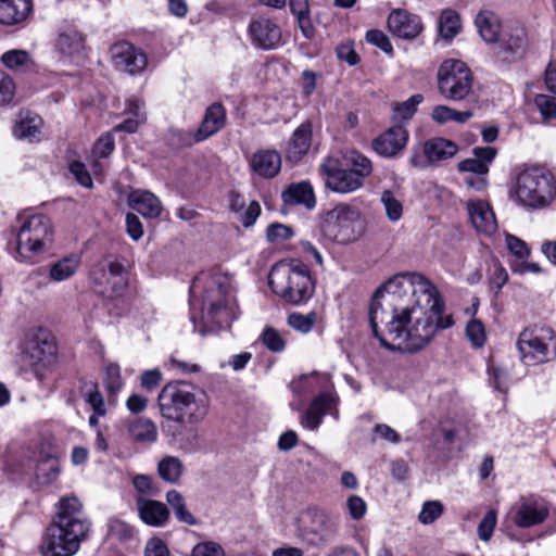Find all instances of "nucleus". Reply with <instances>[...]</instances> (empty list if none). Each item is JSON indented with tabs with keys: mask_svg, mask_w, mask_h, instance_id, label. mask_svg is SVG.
<instances>
[{
	"mask_svg": "<svg viewBox=\"0 0 556 556\" xmlns=\"http://www.w3.org/2000/svg\"><path fill=\"white\" fill-rule=\"evenodd\" d=\"M473 116L471 110L457 111L447 105H437L433 108L431 117L438 124H445L455 122L457 124H465Z\"/></svg>",
	"mask_w": 556,
	"mask_h": 556,
	"instance_id": "39",
	"label": "nucleus"
},
{
	"mask_svg": "<svg viewBox=\"0 0 556 556\" xmlns=\"http://www.w3.org/2000/svg\"><path fill=\"white\" fill-rule=\"evenodd\" d=\"M90 279L100 292L117 295L126 287L125 266L117 257L105 256L92 267Z\"/></svg>",
	"mask_w": 556,
	"mask_h": 556,
	"instance_id": "13",
	"label": "nucleus"
},
{
	"mask_svg": "<svg viewBox=\"0 0 556 556\" xmlns=\"http://www.w3.org/2000/svg\"><path fill=\"white\" fill-rule=\"evenodd\" d=\"M388 28L401 39L412 40L424 30L421 17L405 9H394L388 16Z\"/></svg>",
	"mask_w": 556,
	"mask_h": 556,
	"instance_id": "19",
	"label": "nucleus"
},
{
	"mask_svg": "<svg viewBox=\"0 0 556 556\" xmlns=\"http://www.w3.org/2000/svg\"><path fill=\"white\" fill-rule=\"evenodd\" d=\"M201 141L203 140L199 138L198 130L170 128L167 135L168 144L176 149L191 147Z\"/></svg>",
	"mask_w": 556,
	"mask_h": 556,
	"instance_id": "45",
	"label": "nucleus"
},
{
	"mask_svg": "<svg viewBox=\"0 0 556 556\" xmlns=\"http://www.w3.org/2000/svg\"><path fill=\"white\" fill-rule=\"evenodd\" d=\"M130 206L147 218L159 217L162 212L161 201L147 190H134L129 194Z\"/></svg>",
	"mask_w": 556,
	"mask_h": 556,
	"instance_id": "30",
	"label": "nucleus"
},
{
	"mask_svg": "<svg viewBox=\"0 0 556 556\" xmlns=\"http://www.w3.org/2000/svg\"><path fill=\"white\" fill-rule=\"evenodd\" d=\"M336 402L337 400L332 393H320L307 408L302 425L309 430H316L321 424L323 417L332 409Z\"/></svg>",
	"mask_w": 556,
	"mask_h": 556,
	"instance_id": "26",
	"label": "nucleus"
},
{
	"mask_svg": "<svg viewBox=\"0 0 556 556\" xmlns=\"http://www.w3.org/2000/svg\"><path fill=\"white\" fill-rule=\"evenodd\" d=\"M2 63L10 70H23L33 64L29 53L25 50H10L2 54Z\"/></svg>",
	"mask_w": 556,
	"mask_h": 556,
	"instance_id": "47",
	"label": "nucleus"
},
{
	"mask_svg": "<svg viewBox=\"0 0 556 556\" xmlns=\"http://www.w3.org/2000/svg\"><path fill=\"white\" fill-rule=\"evenodd\" d=\"M268 285L277 296L292 305L307 302L315 290L307 265L294 260L275 264L268 275Z\"/></svg>",
	"mask_w": 556,
	"mask_h": 556,
	"instance_id": "5",
	"label": "nucleus"
},
{
	"mask_svg": "<svg viewBox=\"0 0 556 556\" xmlns=\"http://www.w3.org/2000/svg\"><path fill=\"white\" fill-rule=\"evenodd\" d=\"M55 46L65 56L80 55L85 48V38L77 29L67 27L59 34Z\"/></svg>",
	"mask_w": 556,
	"mask_h": 556,
	"instance_id": "34",
	"label": "nucleus"
},
{
	"mask_svg": "<svg viewBox=\"0 0 556 556\" xmlns=\"http://www.w3.org/2000/svg\"><path fill=\"white\" fill-rule=\"evenodd\" d=\"M472 87V76L466 64L459 60H446L438 70L440 93L453 101L465 99Z\"/></svg>",
	"mask_w": 556,
	"mask_h": 556,
	"instance_id": "11",
	"label": "nucleus"
},
{
	"mask_svg": "<svg viewBox=\"0 0 556 556\" xmlns=\"http://www.w3.org/2000/svg\"><path fill=\"white\" fill-rule=\"evenodd\" d=\"M497 521L496 511L489 510L478 526V536L482 541H489L493 534Z\"/></svg>",
	"mask_w": 556,
	"mask_h": 556,
	"instance_id": "56",
	"label": "nucleus"
},
{
	"mask_svg": "<svg viewBox=\"0 0 556 556\" xmlns=\"http://www.w3.org/2000/svg\"><path fill=\"white\" fill-rule=\"evenodd\" d=\"M128 433L138 443L152 444L157 440L156 425L148 418H136L128 424Z\"/></svg>",
	"mask_w": 556,
	"mask_h": 556,
	"instance_id": "35",
	"label": "nucleus"
},
{
	"mask_svg": "<svg viewBox=\"0 0 556 556\" xmlns=\"http://www.w3.org/2000/svg\"><path fill=\"white\" fill-rule=\"evenodd\" d=\"M248 36L253 47L264 51L275 50L282 42L281 28L274 20L265 16L249 23Z\"/></svg>",
	"mask_w": 556,
	"mask_h": 556,
	"instance_id": "15",
	"label": "nucleus"
},
{
	"mask_svg": "<svg viewBox=\"0 0 556 556\" xmlns=\"http://www.w3.org/2000/svg\"><path fill=\"white\" fill-rule=\"evenodd\" d=\"M15 85L12 78L0 70V104L10 102L14 96Z\"/></svg>",
	"mask_w": 556,
	"mask_h": 556,
	"instance_id": "63",
	"label": "nucleus"
},
{
	"mask_svg": "<svg viewBox=\"0 0 556 556\" xmlns=\"http://www.w3.org/2000/svg\"><path fill=\"white\" fill-rule=\"evenodd\" d=\"M104 383L108 391L112 394L121 390L123 383L117 365H109L106 367Z\"/></svg>",
	"mask_w": 556,
	"mask_h": 556,
	"instance_id": "61",
	"label": "nucleus"
},
{
	"mask_svg": "<svg viewBox=\"0 0 556 556\" xmlns=\"http://www.w3.org/2000/svg\"><path fill=\"white\" fill-rule=\"evenodd\" d=\"M319 170L326 176V187L337 193H350L359 189L364 180L346 166H341L334 157L328 156L320 164Z\"/></svg>",
	"mask_w": 556,
	"mask_h": 556,
	"instance_id": "14",
	"label": "nucleus"
},
{
	"mask_svg": "<svg viewBox=\"0 0 556 556\" xmlns=\"http://www.w3.org/2000/svg\"><path fill=\"white\" fill-rule=\"evenodd\" d=\"M505 241L507 249L516 256L515 261L527 260L530 256V249L527 243L518 237L507 235Z\"/></svg>",
	"mask_w": 556,
	"mask_h": 556,
	"instance_id": "54",
	"label": "nucleus"
},
{
	"mask_svg": "<svg viewBox=\"0 0 556 556\" xmlns=\"http://www.w3.org/2000/svg\"><path fill=\"white\" fill-rule=\"evenodd\" d=\"M344 166L356 173L363 180L372 173L370 160L357 151L349 152L344 157Z\"/></svg>",
	"mask_w": 556,
	"mask_h": 556,
	"instance_id": "44",
	"label": "nucleus"
},
{
	"mask_svg": "<svg viewBox=\"0 0 556 556\" xmlns=\"http://www.w3.org/2000/svg\"><path fill=\"white\" fill-rule=\"evenodd\" d=\"M42 118L29 111L20 112L16 122L12 127L13 136L18 140L37 142L42 137Z\"/></svg>",
	"mask_w": 556,
	"mask_h": 556,
	"instance_id": "23",
	"label": "nucleus"
},
{
	"mask_svg": "<svg viewBox=\"0 0 556 556\" xmlns=\"http://www.w3.org/2000/svg\"><path fill=\"white\" fill-rule=\"evenodd\" d=\"M16 235V250L18 255L27 260L47 251L53 242V225L43 214H22Z\"/></svg>",
	"mask_w": 556,
	"mask_h": 556,
	"instance_id": "7",
	"label": "nucleus"
},
{
	"mask_svg": "<svg viewBox=\"0 0 556 556\" xmlns=\"http://www.w3.org/2000/svg\"><path fill=\"white\" fill-rule=\"evenodd\" d=\"M282 200L285 204L304 205L308 210L314 208L316 205L313 187L306 181L289 186V188L282 192Z\"/></svg>",
	"mask_w": 556,
	"mask_h": 556,
	"instance_id": "33",
	"label": "nucleus"
},
{
	"mask_svg": "<svg viewBox=\"0 0 556 556\" xmlns=\"http://www.w3.org/2000/svg\"><path fill=\"white\" fill-rule=\"evenodd\" d=\"M460 17L457 12L451 9L442 11L439 18V34L446 40L451 41L460 30Z\"/></svg>",
	"mask_w": 556,
	"mask_h": 556,
	"instance_id": "41",
	"label": "nucleus"
},
{
	"mask_svg": "<svg viewBox=\"0 0 556 556\" xmlns=\"http://www.w3.org/2000/svg\"><path fill=\"white\" fill-rule=\"evenodd\" d=\"M475 25L486 43L498 42L504 29L500 16L491 10L480 11L475 18Z\"/></svg>",
	"mask_w": 556,
	"mask_h": 556,
	"instance_id": "29",
	"label": "nucleus"
},
{
	"mask_svg": "<svg viewBox=\"0 0 556 556\" xmlns=\"http://www.w3.org/2000/svg\"><path fill=\"white\" fill-rule=\"evenodd\" d=\"M312 143V125L302 123L292 134L287 142L286 157L288 161L296 163L307 154Z\"/></svg>",
	"mask_w": 556,
	"mask_h": 556,
	"instance_id": "25",
	"label": "nucleus"
},
{
	"mask_svg": "<svg viewBox=\"0 0 556 556\" xmlns=\"http://www.w3.org/2000/svg\"><path fill=\"white\" fill-rule=\"evenodd\" d=\"M191 556H225V549L217 542L204 541L193 546Z\"/></svg>",
	"mask_w": 556,
	"mask_h": 556,
	"instance_id": "55",
	"label": "nucleus"
},
{
	"mask_svg": "<svg viewBox=\"0 0 556 556\" xmlns=\"http://www.w3.org/2000/svg\"><path fill=\"white\" fill-rule=\"evenodd\" d=\"M31 10V0H0V24L20 25L29 16Z\"/></svg>",
	"mask_w": 556,
	"mask_h": 556,
	"instance_id": "27",
	"label": "nucleus"
},
{
	"mask_svg": "<svg viewBox=\"0 0 556 556\" xmlns=\"http://www.w3.org/2000/svg\"><path fill=\"white\" fill-rule=\"evenodd\" d=\"M517 349L527 366L547 363L556 357V332L549 327L526 328L519 334Z\"/></svg>",
	"mask_w": 556,
	"mask_h": 556,
	"instance_id": "9",
	"label": "nucleus"
},
{
	"mask_svg": "<svg viewBox=\"0 0 556 556\" xmlns=\"http://www.w3.org/2000/svg\"><path fill=\"white\" fill-rule=\"evenodd\" d=\"M534 104L543 119H556V98L547 94H538Z\"/></svg>",
	"mask_w": 556,
	"mask_h": 556,
	"instance_id": "51",
	"label": "nucleus"
},
{
	"mask_svg": "<svg viewBox=\"0 0 556 556\" xmlns=\"http://www.w3.org/2000/svg\"><path fill=\"white\" fill-rule=\"evenodd\" d=\"M80 257L76 254L65 256L51 265L49 277L55 282L70 279L78 269Z\"/></svg>",
	"mask_w": 556,
	"mask_h": 556,
	"instance_id": "37",
	"label": "nucleus"
},
{
	"mask_svg": "<svg viewBox=\"0 0 556 556\" xmlns=\"http://www.w3.org/2000/svg\"><path fill=\"white\" fill-rule=\"evenodd\" d=\"M458 147L451 140L433 138L425 142L421 153L415 152L410 164L415 167H426L428 163L439 162L454 156Z\"/></svg>",
	"mask_w": 556,
	"mask_h": 556,
	"instance_id": "18",
	"label": "nucleus"
},
{
	"mask_svg": "<svg viewBox=\"0 0 556 556\" xmlns=\"http://www.w3.org/2000/svg\"><path fill=\"white\" fill-rule=\"evenodd\" d=\"M366 40L381 49L384 53L391 54L393 52V46L389 37L382 30H368L366 34Z\"/></svg>",
	"mask_w": 556,
	"mask_h": 556,
	"instance_id": "58",
	"label": "nucleus"
},
{
	"mask_svg": "<svg viewBox=\"0 0 556 556\" xmlns=\"http://www.w3.org/2000/svg\"><path fill=\"white\" fill-rule=\"evenodd\" d=\"M24 359L36 372L38 378L43 377V370L50 367L56 358V345L47 331H38L24 344Z\"/></svg>",
	"mask_w": 556,
	"mask_h": 556,
	"instance_id": "12",
	"label": "nucleus"
},
{
	"mask_svg": "<svg viewBox=\"0 0 556 556\" xmlns=\"http://www.w3.org/2000/svg\"><path fill=\"white\" fill-rule=\"evenodd\" d=\"M496 155V150L491 147H478L473 149V157L466 159L458 163V170L485 175L489 172V165Z\"/></svg>",
	"mask_w": 556,
	"mask_h": 556,
	"instance_id": "31",
	"label": "nucleus"
},
{
	"mask_svg": "<svg viewBox=\"0 0 556 556\" xmlns=\"http://www.w3.org/2000/svg\"><path fill=\"white\" fill-rule=\"evenodd\" d=\"M262 342L271 352H281L286 346V342L281 334L270 327L264 329L262 333Z\"/></svg>",
	"mask_w": 556,
	"mask_h": 556,
	"instance_id": "53",
	"label": "nucleus"
},
{
	"mask_svg": "<svg viewBox=\"0 0 556 556\" xmlns=\"http://www.w3.org/2000/svg\"><path fill=\"white\" fill-rule=\"evenodd\" d=\"M201 302L202 334L229 328L239 311L229 279L220 274H201L190 287V304Z\"/></svg>",
	"mask_w": 556,
	"mask_h": 556,
	"instance_id": "2",
	"label": "nucleus"
},
{
	"mask_svg": "<svg viewBox=\"0 0 556 556\" xmlns=\"http://www.w3.org/2000/svg\"><path fill=\"white\" fill-rule=\"evenodd\" d=\"M138 516L143 523L153 528L165 527L170 518L166 504L151 497H136Z\"/></svg>",
	"mask_w": 556,
	"mask_h": 556,
	"instance_id": "20",
	"label": "nucleus"
},
{
	"mask_svg": "<svg viewBox=\"0 0 556 556\" xmlns=\"http://www.w3.org/2000/svg\"><path fill=\"white\" fill-rule=\"evenodd\" d=\"M467 212L473 228L483 235L490 236L497 229V222L491 205L483 200L469 201Z\"/></svg>",
	"mask_w": 556,
	"mask_h": 556,
	"instance_id": "21",
	"label": "nucleus"
},
{
	"mask_svg": "<svg viewBox=\"0 0 556 556\" xmlns=\"http://www.w3.org/2000/svg\"><path fill=\"white\" fill-rule=\"evenodd\" d=\"M166 502L172 507L178 521L194 526L198 523L197 518L187 509L186 501L182 494L176 490L166 493Z\"/></svg>",
	"mask_w": 556,
	"mask_h": 556,
	"instance_id": "38",
	"label": "nucleus"
},
{
	"mask_svg": "<svg viewBox=\"0 0 556 556\" xmlns=\"http://www.w3.org/2000/svg\"><path fill=\"white\" fill-rule=\"evenodd\" d=\"M111 56L114 66L130 75L141 73L148 64L146 53L134 45L122 41L111 48Z\"/></svg>",
	"mask_w": 556,
	"mask_h": 556,
	"instance_id": "17",
	"label": "nucleus"
},
{
	"mask_svg": "<svg viewBox=\"0 0 556 556\" xmlns=\"http://www.w3.org/2000/svg\"><path fill=\"white\" fill-rule=\"evenodd\" d=\"M381 203L386 210L387 217L391 222H397L403 215L402 202L390 190L381 193Z\"/></svg>",
	"mask_w": 556,
	"mask_h": 556,
	"instance_id": "48",
	"label": "nucleus"
},
{
	"mask_svg": "<svg viewBox=\"0 0 556 556\" xmlns=\"http://www.w3.org/2000/svg\"><path fill=\"white\" fill-rule=\"evenodd\" d=\"M70 172L74 175L79 185L86 188L92 187V178L84 163L74 161L70 164Z\"/></svg>",
	"mask_w": 556,
	"mask_h": 556,
	"instance_id": "62",
	"label": "nucleus"
},
{
	"mask_svg": "<svg viewBox=\"0 0 556 556\" xmlns=\"http://www.w3.org/2000/svg\"><path fill=\"white\" fill-rule=\"evenodd\" d=\"M157 404L161 416L178 425L200 424L210 408L206 393L184 381L165 384L159 393Z\"/></svg>",
	"mask_w": 556,
	"mask_h": 556,
	"instance_id": "4",
	"label": "nucleus"
},
{
	"mask_svg": "<svg viewBox=\"0 0 556 556\" xmlns=\"http://www.w3.org/2000/svg\"><path fill=\"white\" fill-rule=\"evenodd\" d=\"M498 41L501 42L498 53L506 62H517L528 51L529 40L527 30L519 23L507 24Z\"/></svg>",
	"mask_w": 556,
	"mask_h": 556,
	"instance_id": "16",
	"label": "nucleus"
},
{
	"mask_svg": "<svg viewBox=\"0 0 556 556\" xmlns=\"http://www.w3.org/2000/svg\"><path fill=\"white\" fill-rule=\"evenodd\" d=\"M318 320L319 317L315 311H312L307 314L293 312L288 315L287 324L293 330L306 334L312 331V329L318 323Z\"/></svg>",
	"mask_w": 556,
	"mask_h": 556,
	"instance_id": "43",
	"label": "nucleus"
},
{
	"mask_svg": "<svg viewBox=\"0 0 556 556\" xmlns=\"http://www.w3.org/2000/svg\"><path fill=\"white\" fill-rule=\"evenodd\" d=\"M547 515L548 509L543 502L527 500L516 508L513 520L520 528H529L542 523Z\"/></svg>",
	"mask_w": 556,
	"mask_h": 556,
	"instance_id": "24",
	"label": "nucleus"
},
{
	"mask_svg": "<svg viewBox=\"0 0 556 556\" xmlns=\"http://www.w3.org/2000/svg\"><path fill=\"white\" fill-rule=\"evenodd\" d=\"M443 303L424 275L402 273L378 289L369 307V324L381 345L415 353L425 349L438 329L453 326L451 316L439 317Z\"/></svg>",
	"mask_w": 556,
	"mask_h": 556,
	"instance_id": "1",
	"label": "nucleus"
},
{
	"mask_svg": "<svg viewBox=\"0 0 556 556\" xmlns=\"http://www.w3.org/2000/svg\"><path fill=\"white\" fill-rule=\"evenodd\" d=\"M115 149L114 137L110 132L103 134L93 144L92 148V168L96 174L102 170L100 159H106Z\"/></svg>",
	"mask_w": 556,
	"mask_h": 556,
	"instance_id": "42",
	"label": "nucleus"
},
{
	"mask_svg": "<svg viewBox=\"0 0 556 556\" xmlns=\"http://www.w3.org/2000/svg\"><path fill=\"white\" fill-rule=\"evenodd\" d=\"M509 198L525 208L544 210L556 199V179L543 168H527L516 177Z\"/></svg>",
	"mask_w": 556,
	"mask_h": 556,
	"instance_id": "6",
	"label": "nucleus"
},
{
	"mask_svg": "<svg viewBox=\"0 0 556 556\" xmlns=\"http://www.w3.org/2000/svg\"><path fill=\"white\" fill-rule=\"evenodd\" d=\"M466 334L475 346H482L485 342V330L480 320H470L466 328Z\"/></svg>",
	"mask_w": 556,
	"mask_h": 556,
	"instance_id": "59",
	"label": "nucleus"
},
{
	"mask_svg": "<svg viewBox=\"0 0 556 556\" xmlns=\"http://www.w3.org/2000/svg\"><path fill=\"white\" fill-rule=\"evenodd\" d=\"M143 103L138 99H129L127 101L126 113L130 117L126 118L121 124L114 127L115 131H125L128 134L136 132L139 125L143 124L147 119L146 112L143 110Z\"/></svg>",
	"mask_w": 556,
	"mask_h": 556,
	"instance_id": "36",
	"label": "nucleus"
},
{
	"mask_svg": "<svg viewBox=\"0 0 556 556\" xmlns=\"http://www.w3.org/2000/svg\"><path fill=\"white\" fill-rule=\"evenodd\" d=\"M507 281V270L502 266L500 262L495 261L488 277L490 291L493 292L495 296H497Z\"/></svg>",
	"mask_w": 556,
	"mask_h": 556,
	"instance_id": "49",
	"label": "nucleus"
},
{
	"mask_svg": "<svg viewBox=\"0 0 556 556\" xmlns=\"http://www.w3.org/2000/svg\"><path fill=\"white\" fill-rule=\"evenodd\" d=\"M293 236V230L283 224H271L267 227L266 238L269 242L285 241Z\"/></svg>",
	"mask_w": 556,
	"mask_h": 556,
	"instance_id": "60",
	"label": "nucleus"
},
{
	"mask_svg": "<svg viewBox=\"0 0 556 556\" xmlns=\"http://www.w3.org/2000/svg\"><path fill=\"white\" fill-rule=\"evenodd\" d=\"M295 526L298 538L313 547L329 544L338 532L337 518L321 508H307L301 511Z\"/></svg>",
	"mask_w": 556,
	"mask_h": 556,
	"instance_id": "8",
	"label": "nucleus"
},
{
	"mask_svg": "<svg viewBox=\"0 0 556 556\" xmlns=\"http://www.w3.org/2000/svg\"><path fill=\"white\" fill-rule=\"evenodd\" d=\"M109 534L119 541H127L134 538L135 528L118 518H112L109 521Z\"/></svg>",
	"mask_w": 556,
	"mask_h": 556,
	"instance_id": "50",
	"label": "nucleus"
},
{
	"mask_svg": "<svg viewBox=\"0 0 556 556\" xmlns=\"http://www.w3.org/2000/svg\"><path fill=\"white\" fill-rule=\"evenodd\" d=\"M250 167L263 178H273L280 172L281 156L275 150H260L252 155Z\"/></svg>",
	"mask_w": 556,
	"mask_h": 556,
	"instance_id": "28",
	"label": "nucleus"
},
{
	"mask_svg": "<svg viewBox=\"0 0 556 556\" xmlns=\"http://www.w3.org/2000/svg\"><path fill=\"white\" fill-rule=\"evenodd\" d=\"M443 514V505L439 501H428L422 505L418 520L422 525L434 522Z\"/></svg>",
	"mask_w": 556,
	"mask_h": 556,
	"instance_id": "52",
	"label": "nucleus"
},
{
	"mask_svg": "<svg viewBox=\"0 0 556 556\" xmlns=\"http://www.w3.org/2000/svg\"><path fill=\"white\" fill-rule=\"evenodd\" d=\"M320 229L329 241L340 244L353 242L362 233L361 213L349 204H338L325 214Z\"/></svg>",
	"mask_w": 556,
	"mask_h": 556,
	"instance_id": "10",
	"label": "nucleus"
},
{
	"mask_svg": "<svg viewBox=\"0 0 556 556\" xmlns=\"http://www.w3.org/2000/svg\"><path fill=\"white\" fill-rule=\"evenodd\" d=\"M92 523L85 515L76 496H65L59 502V511L46 529L41 545L43 556H74L89 538Z\"/></svg>",
	"mask_w": 556,
	"mask_h": 556,
	"instance_id": "3",
	"label": "nucleus"
},
{
	"mask_svg": "<svg viewBox=\"0 0 556 556\" xmlns=\"http://www.w3.org/2000/svg\"><path fill=\"white\" fill-rule=\"evenodd\" d=\"M157 472L165 482L176 483L184 472L182 462L176 456H165L157 464Z\"/></svg>",
	"mask_w": 556,
	"mask_h": 556,
	"instance_id": "40",
	"label": "nucleus"
},
{
	"mask_svg": "<svg viewBox=\"0 0 556 556\" xmlns=\"http://www.w3.org/2000/svg\"><path fill=\"white\" fill-rule=\"evenodd\" d=\"M424 101L421 94H414L401 103L393 104V119L397 122L410 119L417 111V106Z\"/></svg>",
	"mask_w": 556,
	"mask_h": 556,
	"instance_id": "46",
	"label": "nucleus"
},
{
	"mask_svg": "<svg viewBox=\"0 0 556 556\" xmlns=\"http://www.w3.org/2000/svg\"><path fill=\"white\" fill-rule=\"evenodd\" d=\"M226 122V111L220 103L210 105L198 130L200 139L205 140L220 130Z\"/></svg>",
	"mask_w": 556,
	"mask_h": 556,
	"instance_id": "32",
	"label": "nucleus"
},
{
	"mask_svg": "<svg viewBox=\"0 0 556 556\" xmlns=\"http://www.w3.org/2000/svg\"><path fill=\"white\" fill-rule=\"evenodd\" d=\"M407 138V130L403 126L396 125L376 138L372 141V148L379 155L391 157L405 147Z\"/></svg>",
	"mask_w": 556,
	"mask_h": 556,
	"instance_id": "22",
	"label": "nucleus"
},
{
	"mask_svg": "<svg viewBox=\"0 0 556 556\" xmlns=\"http://www.w3.org/2000/svg\"><path fill=\"white\" fill-rule=\"evenodd\" d=\"M132 485L138 493L136 497H151L157 492L153 485L151 477L147 475H136L132 478Z\"/></svg>",
	"mask_w": 556,
	"mask_h": 556,
	"instance_id": "57",
	"label": "nucleus"
},
{
	"mask_svg": "<svg viewBox=\"0 0 556 556\" xmlns=\"http://www.w3.org/2000/svg\"><path fill=\"white\" fill-rule=\"evenodd\" d=\"M167 545L159 538L150 539L144 547V556H169Z\"/></svg>",
	"mask_w": 556,
	"mask_h": 556,
	"instance_id": "64",
	"label": "nucleus"
}]
</instances>
